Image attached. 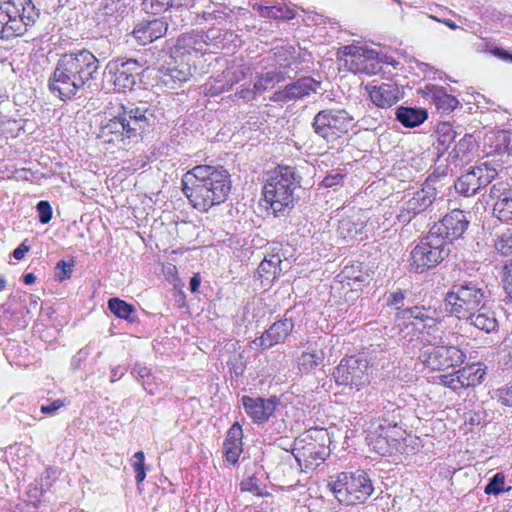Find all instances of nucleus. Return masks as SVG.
Wrapping results in <instances>:
<instances>
[{
    "label": "nucleus",
    "instance_id": "f257e3e1",
    "mask_svg": "<svg viewBox=\"0 0 512 512\" xmlns=\"http://www.w3.org/2000/svg\"><path fill=\"white\" fill-rule=\"evenodd\" d=\"M99 69V59L88 49L62 53L49 77V90L63 101L71 99L79 91L90 87L97 79Z\"/></svg>",
    "mask_w": 512,
    "mask_h": 512
},
{
    "label": "nucleus",
    "instance_id": "f03ea898",
    "mask_svg": "<svg viewBox=\"0 0 512 512\" xmlns=\"http://www.w3.org/2000/svg\"><path fill=\"white\" fill-rule=\"evenodd\" d=\"M181 184L191 205L201 212L225 202L231 191L230 174L222 166L197 165L183 175Z\"/></svg>",
    "mask_w": 512,
    "mask_h": 512
},
{
    "label": "nucleus",
    "instance_id": "7ed1b4c3",
    "mask_svg": "<svg viewBox=\"0 0 512 512\" xmlns=\"http://www.w3.org/2000/svg\"><path fill=\"white\" fill-rule=\"evenodd\" d=\"M155 119L154 110L147 102L121 104L117 115L102 126L101 137L108 143L138 138L154 124Z\"/></svg>",
    "mask_w": 512,
    "mask_h": 512
},
{
    "label": "nucleus",
    "instance_id": "20e7f679",
    "mask_svg": "<svg viewBox=\"0 0 512 512\" xmlns=\"http://www.w3.org/2000/svg\"><path fill=\"white\" fill-rule=\"evenodd\" d=\"M327 440L325 429H309L295 440L292 452L284 451L281 469L285 472L289 466L296 473L316 469L329 456Z\"/></svg>",
    "mask_w": 512,
    "mask_h": 512
},
{
    "label": "nucleus",
    "instance_id": "39448f33",
    "mask_svg": "<svg viewBox=\"0 0 512 512\" xmlns=\"http://www.w3.org/2000/svg\"><path fill=\"white\" fill-rule=\"evenodd\" d=\"M302 177L292 166L279 165L266 174L263 195L274 216H284L294 207L295 190L301 185Z\"/></svg>",
    "mask_w": 512,
    "mask_h": 512
},
{
    "label": "nucleus",
    "instance_id": "423d86ee",
    "mask_svg": "<svg viewBox=\"0 0 512 512\" xmlns=\"http://www.w3.org/2000/svg\"><path fill=\"white\" fill-rule=\"evenodd\" d=\"M40 11L32 0L0 2V39L9 40L24 35L39 18Z\"/></svg>",
    "mask_w": 512,
    "mask_h": 512
},
{
    "label": "nucleus",
    "instance_id": "0eeeda50",
    "mask_svg": "<svg viewBox=\"0 0 512 512\" xmlns=\"http://www.w3.org/2000/svg\"><path fill=\"white\" fill-rule=\"evenodd\" d=\"M486 287L476 281L455 283L445 296V304L449 312L458 319L468 317L470 313L479 310L487 301Z\"/></svg>",
    "mask_w": 512,
    "mask_h": 512
},
{
    "label": "nucleus",
    "instance_id": "6e6552de",
    "mask_svg": "<svg viewBox=\"0 0 512 512\" xmlns=\"http://www.w3.org/2000/svg\"><path fill=\"white\" fill-rule=\"evenodd\" d=\"M329 486L338 501L346 505L364 503L374 491L371 479L363 470L342 472Z\"/></svg>",
    "mask_w": 512,
    "mask_h": 512
},
{
    "label": "nucleus",
    "instance_id": "1a4fd4ad",
    "mask_svg": "<svg viewBox=\"0 0 512 512\" xmlns=\"http://www.w3.org/2000/svg\"><path fill=\"white\" fill-rule=\"evenodd\" d=\"M442 333L424 337L426 343L420 349L419 359L432 370H445L462 364L466 355L455 346L438 345Z\"/></svg>",
    "mask_w": 512,
    "mask_h": 512
},
{
    "label": "nucleus",
    "instance_id": "9d476101",
    "mask_svg": "<svg viewBox=\"0 0 512 512\" xmlns=\"http://www.w3.org/2000/svg\"><path fill=\"white\" fill-rule=\"evenodd\" d=\"M354 125V117L342 108L323 109L312 121L314 133L327 142H334L347 134Z\"/></svg>",
    "mask_w": 512,
    "mask_h": 512
},
{
    "label": "nucleus",
    "instance_id": "9b49d317",
    "mask_svg": "<svg viewBox=\"0 0 512 512\" xmlns=\"http://www.w3.org/2000/svg\"><path fill=\"white\" fill-rule=\"evenodd\" d=\"M450 252L449 243L429 230L411 251L410 266L417 273L436 267Z\"/></svg>",
    "mask_w": 512,
    "mask_h": 512
},
{
    "label": "nucleus",
    "instance_id": "f8f14e48",
    "mask_svg": "<svg viewBox=\"0 0 512 512\" xmlns=\"http://www.w3.org/2000/svg\"><path fill=\"white\" fill-rule=\"evenodd\" d=\"M220 36V30L216 28L209 29L206 32L196 31L181 35L173 48V57H183L190 59L193 53L205 54L213 52L218 47L215 41Z\"/></svg>",
    "mask_w": 512,
    "mask_h": 512
},
{
    "label": "nucleus",
    "instance_id": "ddd939ff",
    "mask_svg": "<svg viewBox=\"0 0 512 512\" xmlns=\"http://www.w3.org/2000/svg\"><path fill=\"white\" fill-rule=\"evenodd\" d=\"M333 377L338 385L359 390L370 383L368 360L362 356L343 358L335 368Z\"/></svg>",
    "mask_w": 512,
    "mask_h": 512
},
{
    "label": "nucleus",
    "instance_id": "4468645a",
    "mask_svg": "<svg viewBox=\"0 0 512 512\" xmlns=\"http://www.w3.org/2000/svg\"><path fill=\"white\" fill-rule=\"evenodd\" d=\"M106 72L115 89L125 92L132 90L142 71V65L136 59H114L107 63Z\"/></svg>",
    "mask_w": 512,
    "mask_h": 512
},
{
    "label": "nucleus",
    "instance_id": "2eb2a0df",
    "mask_svg": "<svg viewBox=\"0 0 512 512\" xmlns=\"http://www.w3.org/2000/svg\"><path fill=\"white\" fill-rule=\"evenodd\" d=\"M345 65L353 73L376 74L381 70L378 52L363 46L347 45L342 48Z\"/></svg>",
    "mask_w": 512,
    "mask_h": 512
},
{
    "label": "nucleus",
    "instance_id": "dca6fc26",
    "mask_svg": "<svg viewBox=\"0 0 512 512\" xmlns=\"http://www.w3.org/2000/svg\"><path fill=\"white\" fill-rule=\"evenodd\" d=\"M496 175L497 171L493 166L487 162L481 163L462 174L455 182V189L464 196H472L476 194L481 187L491 183Z\"/></svg>",
    "mask_w": 512,
    "mask_h": 512
},
{
    "label": "nucleus",
    "instance_id": "f3484780",
    "mask_svg": "<svg viewBox=\"0 0 512 512\" xmlns=\"http://www.w3.org/2000/svg\"><path fill=\"white\" fill-rule=\"evenodd\" d=\"M158 78L160 82L168 88L174 89L189 80L192 76L190 59L183 57H173V52L169 60L165 61L159 68Z\"/></svg>",
    "mask_w": 512,
    "mask_h": 512
},
{
    "label": "nucleus",
    "instance_id": "a211bd4d",
    "mask_svg": "<svg viewBox=\"0 0 512 512\" xmlns=\"http://www.w3.org/2000/svg\"><path fill=\"white\" fill-rule=\"evenodd\" d=\"M469 221L466 218L464 211L460 209H453L450 213L445 215L442 220L435 223L431 228L436 236L444 238L449 245L453 240L458 239L466 231Z\"/></svg>",
    "mask_w": 512,
    "mask_h": 512
},
{
    "label": "nucleus",
    "instance_id": "6ab92c4d",
    "mask_svg": "<svg viewBox=\"0 0 512 512\" xmlns=\"http://www.w3.org/2000/svg\"><path fill=\"white\" fill-rule=\"evenodd\" d=\"M319 88L320 82L312 77H302L275 91L270 100L275 103L296 102L316 93Z\"/></svg>",
    "mask_w": 512,
    "mask_h": 512
},
{
    "label": "nucleus",
    "instance_id": "aec40b11",
    "mask_svg": "<svg viewBox=\"0 0 512 512\" xmlns=\"http://www.w3.org/2000/svg\"><path fill=\"white\" fill-rule=\"evenodd\" d=\"M435 310L424 306H412L402 309L398 316L404 320H411V324L423 334V338L430 337L434 333H443L438 327Z\"/></svg>",
    "mask_w": 512,
    "mask_h": 512
},
{
    "label": "nucleus",
    "instance_id": "412c9836",
    "mask_svg": "<svg viewBox=\"0 0 512 512\" xmlns=\"http://www.w3.org/2000/svg\"><path fill=\"white\" fill-rule=\"evenodd\" d=\"M494 200L493 213L501 221L512 222V187L506 182H497L490 189Z\"/></svg>",
    "mask_w": 512,
    "mask_h": 512
},
{
    "label": "nucleus",
    "instance_id": "4be33fe9",
    "mask_svg": "<svg viewBox=\"0 0 512 512\" xmlns=\"http://www.w3.org/2000/svg\"><path fill=\"white\" fill-rule=\"evenodd\" d=\"M241 403L244 407L246 414L258 424L266 422L274 413L277 406V399L275 397L262 398L243 396Z\"/></svg>",
    "mask_w": 512,
    "mask_h": 512
},
{
    "label": "nucleus",
    "instance_id": "5701e85b",
    "mask_svg": "<svg viewBox=\"0 0 512 512\" xmlns=\"http://www.w3.org/2000/svg\"><path fill=\"white\" fill-rule=\"evenodd\" d=\"M294 328L292 319L284 318L273 323L253 344L263 349L270 348L278 343H283Z\"/></svg>",
    "mask_w": 512,
    "mask_h": 512
},
{
    "label": "nucleus",
    "instance_id": "b1692460",
    "mask_svg": "<svg viewBox=\"0 0 512 512\" xmlns=\"http://www.w3.org/2000/svg\"><path fill=\"white\" fill-rule=\"evenodd\" d=\"M365 90L372 103L378 108H390L400 100V90L395 83L368 84Z\"/></svg>",
    "mask_w": 512,
    "mask_h": 512
},
{
    "label": "nucleus",
    "instance_id": "393cba45",
    "mask_svg": "<svg viewBox=\"0 0 512 512\" xmlns=\"http://www.w3.org/2000/svg\"><path fill=\"white\" fill-rule=\"evenodd\" d=\"M168 25L163 19H147L139 22L133 29V36L141 45L149 44L162 37Z\"/></svg>",
    "mask_w": 512,
    "mask_h": 512
},
{
    "label": "nucleus",
    "instance_id": "a878e982",
    "mask_svg": "<svg viewBox=\"0 0 512 512\" xmlns=\"http://www.w3.org/2000/svg\"><path fill=\"white\" fill-rule=\"evenodd\" d=\"M434 200L435 190L433 188L425 187L416 191L414 195L405 203L404 210L407 212L408 217L402 213L400 218H402L403 221H410L412 217L430 207Z\"/></svg>",
    "mask_w": 512,
    "mask_h": 512
},
{
    "label": "nucleus",
    "instance_id": "bb28decb",
    "mask_svg": "<svg viewBox=\"0 0 512 512\" xmlns=\"http://www.w3.org/2000/svg\"><path fill=\"white\" fill-rule=\"evenodd\" d=\"M249 72V67L243 63L232 62L222 73V79L217 80L215 92L229 91L235 84L243 80Z\"/></svg>",
    "mask_w": 512,
    "mask_h": 512
},
{
    "label": "nucleus",
    "instance_id": "cd10ccee",
    "mask_svg": "<svg viewBox=\"0 0 512 512\" xmlns=\"http://www.w3.org/2000/svg\"><path fill=\"white\" fill-rule=\"evenodd\" d=\"M243 431L239 423H234L227 432L224 442V451L226 460L231 463H237L243 448H242Z\"/></svg>",
    "mask_w": 512,
    "mask_h": 512
},
{
    "label": "nucleus",
    "instance_id": "c85d7f7f",
    "mask_svg": "<svg viewBox=\"0 0 512 512\" xmlns=\"http://www.w3.org/2000/svg\"><path fill=\"white\" fill-rule=\"evenodd\" d=\"M462 319L466 320L469 322V324L486 333H491L498 327L495 313L485 308V306L470 313L468 317H463Z\"/></svg>",
    "mask_w": 512,
    "mask_h": 512
},
{
    "label": "nucleus",
    "instance_id": "c756f323",
    "mask_svg": "<svg viewBox=\"0 0 512 512\" xmlns=\"http://www.w3.org/2000/svg\"><path fill=\"white\" fill-rule=\"evenodd\" d=\"M396 119L403 126L413 128L421 125L427 119V112L420 108L399 107L396 110Z\"/></svg>",
    "mask_w": 512,
    "mask_h": 512
},
{
    "label": "nucleus",
    "instance_id": "7c9ffc66",
    "mask_svg": "<svg viewBox=\"0 0 512 512\" xmlns=\"http://www.w3.org/2000/svg\"><path fill=\"white\" fill-rule=\"evenodd\" d=\"M253 8L257 10L262 16L268 18L291 20L295 17L294 10L281 3H277L275 5L255 4Z\"/></svg>",
    "mask_w": 512,
    "mask_h": 512
},
{
    "label": "nucleus",
    "instance_id": "2f4dec72",
    "mask_svg": "<svg viewBox=\"0 0 512 512\" xmlns=\"http://www.w3.org/2000/svg\"><path fill=\"white\" fill-rule=\"evenodd\" d=\"M324 359V353L321 349L309 346L307 351H303L299 356L297 365L301 372L308 373L316 368Z\"/></svg>",
    "mask_w": 512,
    "mask_h": 512
},
{
    "label": "nucleus",
    "instance_id": "473e14b6",
    "mask_svg": "<svg viewBox=\"0 0 512 512\" xmlns=\"http://www.w3.org/2000/svg\"><path fill=\"white\" fill-rule=\"evenodd\" d=\"M435 134L434 146L440 153L445 152L450 147L457 135L453 126L448 122L438 124Z\"/></svg>",
    "mask_w": 512,
    "mask_h": 512
},
{
    "label": "nucleus",
    "instance_id": "72a5a7b5",
    "mask_svg": "<svg viewBox=\"0 0 512 512\" xmlns=\"http://www.w3.org/2000/svg\"><path fill=\"white\" fill-rule=\"evenodd\" d=\"M285 80V72L281 70H272L261 73L255 80L253 87L255 92L263 93L272 89L276 84Z\"/></svg>",
    "mask_w": 512,
    "mask_h": 512
},
{
    "label": "nucleus",
    "instance_id": "f704fd0d",
    "mask_svg": "<svg viewBox=\"0 0 512 512\" xmlns=\"http://www.w3.org/2000/svg\"><path fill=\"white\" fill-rule=\"evenodd\" d=\"M458 371L460 378H462L461 383L464 384L465 388L479 385L484 380L486 374L485 370L479 364H472Z\"/></svg>",
    "mask_w": 512,
    "mask_h": 512
},
{
    "label": "nucleus",
    "instance_id": "c9c22d12",
    "mask_svg": "<svg viewBox=\"0 0 512 512\" xmlns=\"http://www.w3.org/2000/svg\"><path fill=\"white\" fill-rule=\"evenodd\" d=\"M432 99L437 109L441 110L443 113H450L459 104L456 97L447 94L441 87L434 89Z\"/></svg>",
    "mask_w": 512,
    "mask_h": 512
},
{
    "label": "nucleus",
    "instance_id": "e433bc0d",
    "mask_svg": "<svg viewBox=\"0 0 512 512\" xmlns=\"http://www.w3.org/2000/svg\"><path fill=\"white\" fill-rule=\"evenodd\" d=\"M494 248L502 256H509L512 254V230L505 229L501 232L495 233Z\"/></svg>",
    "mask_w": 512,
    "mask_h": 512
},
{
    "label": "nucleus",
    "instance_id": "4c0bfd02",
    "mask_svg": "<svg viewBox=\"0 0 512 512\" xmlns=\"http://www.w3.org/2000/svg\"><path fill=\"white\" fill-rule=\"evenodd\" d=\"M108 309L113 313L116 317L131 320V314L135 312V307L131 304H128L124 300L119 298H111L108 300Z\"/></svg>",
    "mask_w": 512,
    "mask_h": 512
},
{
    "label": "nucleus",
    "instance_id": "58836bf2",
    "mask_svg": "<svg viewBox=\"0 0 512 512\" xmlns=\"http://www.w3.org/2000/svg\"><path fill=\"white\" fill-rule=\"evenodd\" d=\"M281 259L278 255H270L265 257L264 260L258 266V273L261 277L268 279L269 275L275 277L281 272L280 268Z\"/></svg>",
    "mask_w": 512,
    "mask_h": 512
},
{
    "label": "nucleus",
    "instance_id": "ea45409f",
    "mask_svg": "<svg viewBox=\"0 0 512 512\" xmlns=\"http://www.w3.org/2000/svg\"><path fill=\"white\" fill-rule=\"evenodd\" d=\"M411 295L412 293L409 291L397 289L389 294L387 298V305L399 310L400 312L410 304Z\"/></svg>",
    "mask_w": 512,
    "mask_h": 512
},
{
    "label": "nucleus",
    "instance_id": "a19ab883",
    "mask_svg": "<svg viewBox=\"0 0 512 512\" xmlns=\"http://www.w3.org/2000/svg\"><path fill=\"white\" fill-rule=\"evenodd\" d=\"M365 227V223L363 221L353 222L351 219H343L340 221L339 225V233L343 238H354L358 234L362 233Z\"/></svg>",
    "mask_w": 512,
    "mask_h": 512
},
{
    "label": "nucleus",
    "instance_id": "79ce46f5",
    "mask_svg": "<svg viewBox=\"0 0 512 512\" xmlns=\"http://www.w3.org/2000/svg\"><path fill=\"white\" fill-rule=\"evenodd\" d=\"M505 476L503 473H496L489 479L484 492L488 495H498L504 492Z\"/></svg>",
    "mask_w": 512,
    "mask_h": 512
},
{
    "label": "nucleus",
    "instance_id": "37998d69",
    "mask_svg": "<svg viewBox=\"0 0 512 512\" xmlns=\"http://www.w3.org/2000/svg\"><path fill=\"white\" fill-rule=\"evenodd\" d=\"M142 5L147 12L158 14L172 6V0H144Z\"/></svg>",
    "mask_w": 512,
    "mask_h": 512
},
{
    "label": "nucleus",
    "instance_id": "c03bdc74",
    "mask_svg": "<svg viewBox=\"0 0 512 512\" xmlns=\"http://www.w3.org/2000/svg\"><path fill=\"white\" fill-rule=\"evenodd\" d=\"M440 381L445 387H448L453 391H458L460 389L465 388L464 384L461 383L462 378H460L459 371L451 375L440 376Z\"/></svg>",
    "mask_w": 512,
    "mask_h": 512
},
{
    "label": "nucleus",
    "instance_id": "a18cd8bd",
    "mask_svg": "<svg viewBox=\"0 0 512 512\" xmlns=\"http://www.w3.org/2000/svg\"><path fill=\"white\" fill-rule=\"evenodd\" d=\"M39 221L42 224H47L52 218V207L48 201H39L36 206Z\"/></svg>",
    "mask_w": 512,
    "mask_h": 512
},
{
    "label": "nucleus",
    "instance_id": "49530a36",
    "mask_svg": "<svg viewBox=\"0 0 512 512\" xmlns=\"http://www.w3.org/2000/svg\"><path fill=\"white\" fill-rule=\"evenodd\" d=\"M503 288L509 300L512 301V263L504 266Z\"/></svg>",
    "mask_w": 512,
    "mask_h": 512
},
{
    "label": "nucleus",
    "instance_id": "de8ad7c7",
    "mask_svg": "<svg viewBox=\"0 0 512 512\" xmlns=\"http://www.w3.org/2000/svg\"><path fill=\"white\" fill-rule=\"evenodd\" d=\"M472 144V137L470 135H465L459 143L456 145L452 153L454 154L455 158L462 157L467 150H469L470 146Z\"/></svg>",
    "mask_w": 512,
    "mask_h": 512
},
{
    "label": "nucleus",
    "instance_id": "09e8293b",
    "mask_svg": "<svg viewBox=\"0 0 512 512\" xmlns=\"http://www.w3.org/2000/svg\"><path fill=\"white\" fill-rule=\"evenodd\" d=\"M283 457H284V453H283V454H282V456H281V462H280V464L278 465L277 469H278L280 472H282L283 476L286 478L285 482H286L289 486H291V487L296 486V485L300 482V480H299V479H295V477H296L297 475H299L300 473L293 472V471L290 469V467H289V466H287V467L285 468V472H284V471L281 469V465H282V463H283Z\"/></svg>",
    "mask_w": 512,
    "mask_h": 512
},
{
    "label": "nucleus",
    "instance_id": "8fccbe9b",
    "mask_svg": "<svg viewBox=\"0 0 512 512\" xmlns=\"http://www.w3.org/2000/svg\"><path fill=\"white\" fill-rule=\"evenodd\" d=\"M343 175L339 172H332L328 174L322 181V185L326 188L335 187L340 185L343 181Z\"/></svg>",
    "mask_w": 512,
    "mask_h": 512
},
{
    "label": "nucleus",
    "instance_id": "3c124183",
    "mask_svg": "<svg viewBox=\"0 0 512 512\" xmlns=\"http://www.w3.org/2000/svg\"><path fill=\"white\" fill-rule=\"evenodd\" d=\"M73 266V262L69 263L64 260H61L57 263L56 268L61 270V274L58 276L60 281L70 278Z\"/></svg>",
    "mask_w": 512,
    "mask_h": 512
},
{
    "label": "nucleus",
    "instance_id": "603ef678",
    "mask_svg": "<svg viewBox=\"0 0 512 512\" xmlns=\"http://www.w3.org/2000/svg\"><path fill=\"white\" fill-rule=\"evenodd\" d=\"M89 355V350L87 347L82 348L79 352L72 358L71 366L73 369H79L81 364L86 360Z\"/></svg>",
    "mask_w": 512,
    "mask_h": 512
},
{
    "label": "nucleus",
    "instance_id": "864d4df0",
    "mask_svg": "<svg viewBox=\"0 0 512 512\" xmlns=\"http://www.w3.org/2000/svg\"><path fill=\"white\" fill-rule=\"evenodd\" d=\"M64 405L65 404H64L63 400L57 399V400L52 401L50 404L42 405L40 410L43 414H51L52 415V414L56 413Z\"/></svg>",
    "mask_w": 512,
    "mask_h": 512
},
{
    "label": "nucleus",
    "instance_id": "5fc2aeb1",
    "mask_svg": "<svg viewBox=\"0 0 512 512\" xmlns=\"http://www.w3.org/2000/svg\"><path fill=\"white\" fill-rule=\"evenodd\" d=\"M145 456L142 451H138L133 455V468L134 472H139L145 469L144 464Z\"/></svg>",
    "mask_w": 512,
    "mask_h": 512
},
{
    "label": "nucleus",
    "instance_id": "6e6d98bb",
    "mask_svg": "<svg viewBox=\"0 0 512 512\" xmlns=\"http://www.w3.org/2000/svg\"><path fill=\"white\" fill-rule=\"evenodd\" d=\"M254 93H256L254 88L250 89L249 87L242 86L241 89L235 93V97L238 99L250 100L253 98Z\"/></svg>",
    "mask_w": 512,
    "mask_h": 512
},
{
    "label": "nucleus",
    "instance_id": "4d7b16f0",
    "mask_svg": "<svg viewBox=\"0 0 512 512\" xmlns=\"http://www.w3.org/2000/svg\"><path fill=\"white\" fill-rule=\"evenodd\" d=\"M30 250V246L26 245V242H22L14 251L13 257L16 260H21L24 258L25 254Z\"/></svg>",
    "mask_w": 512,
    "mask_h": 512
},
{
    "label": "nucleus",
    "instance_id": "13d9d810",
    "mask_svg": "<svg viewBox=\"0 0 512 512\" xmlns=\"http://www.w3.org/2000/svg\"><path fill=\"white\" fill-rule=\"evenodd\" d=\"M132 373L137 375L141 379L149 378L150 376V370L147 367L140 364H136L134 366Z\"/></svg>",
    "mask_w": 512,
    "mask_h": 512
},
{
    "label": "nucleus",
    "instance_id": "bf43d9fd",
    "mask_svg": "<svg viewBox=\"0 0 512 512\" xmlns=\"http://www.w3.org/2000/svg\"><path fill=\"white\" fill-rule=\"evenodd\" d=\"M427 17L432 19V20H435L437 22L445 24L446 26H448L452 30H456V29L459 28V26L455 22L450 20V19H440V18H438L436 16H432V15H428Z\"/></svg>",
    "mask_w": 512,
    "mask_h": 512
},
{
    "label": "nucleus",
    "instance_id": "052dcab7",
    "mask_svg": "<svg viewBox=\"0 0 512 512\" xmlns=\"http://www.w3.org/2000/svg\"><path fill=\"white\" fill-rule=\"evenodd\" d=\"M125 373V368L123 367H114L112 370H111V382H115L117 380H119Z\"/></svg>",
    "mask_w": 512,
    "mask_h": 512
},
{
    "label": "nucleus",
    "instance_id": "680f3d73",
    "mask_svg": "<svg viewBox=\"0 0 512 512\" xmlns=\"http://www.w3.org/2000/svg\"><path fill=\"white\" fill-rule=\"evenodd\" d=\"M493 54L503 60H511V54L502 48H495Z\"/></svg>",
    "mask_w": 512,
    "mask_h": 512
},
{
    "label": "nucleus",
    "instance_id": "e2e57ef3",
    "mask_svg": "<svg viewBox=\"0 0 512 512\" xmlns=\"http://www.w3.org/2000/svg\"><path fill=\"white\" fill-rule=\"evenodd\" d=\"M399 418H400L399 408H393L391 419L387 418V419H384V421H387L389 426H391V425L396 426Z\"/></svg>",
    "mask_w": 512,
    "mask_h": 512
},
{
    "label": "nucleus",
    "instance_id": "0e129e2a",
    "mask_svg": "<svg viewBox=\"0 0 512 512\" xmlns=\"http://www.w3.org/2000/svg\"><path fill=\"white\" fill-rule=\"evenodd\" d=\"M201 280L199 275H194L189 282V288L191 292H196L200 286Z\"/></svg>",
    "mask_w": 512,
    "mask_h": 512
},
{
    "label": "nucleus",
    "instance_id": "69168bd1",
    "mask_svg": "<svg viewBox=\"0 0 512 512\" xmlns=\"http://www.w3.org/2000/svg\"><path fill=\"white\" fill-rule=\"evenodd\" d=\"M36 276L33 273H27L23 276V282L26 285H31L35 282Z\"/></svg>",
    "mask_w": 512,
    "mask_h": 512
},
{
    "label": "nucleus",
    "instance_id": "338daca9",
    "mask_svg": "<svg viewBox=\"0 0 512 512\" xmlns=\"http://www.w3.org/2000/svg\"><path fill=\"white\" fill-rule=\"evenodd\" d=\"M320 19H321V16L315 14V15H312V16L309 15L305 21H307L308 24L312 23V24L317 25V24L320 23Z\"/></svg>",
    "mask_w": 512,
    "mask_h": 512
},
{
    "label": "nucleus",
    "instance_id": "774afa93",
    "mask_svg": "<svg viewBox=\"0 0 512 512\" xmlns=\"http://www.w3.org/2000/svg\"><path fill=\"white\" fill-rule=\"evenodd\" d=\"M135 478H136V482H137V485L139 486L145 479L146 477V472H145V469L142 470V471H139V472H135Z\"/></svg>",
    "mask_w": 512,
    "mask_h": 512
}]
</instances>
